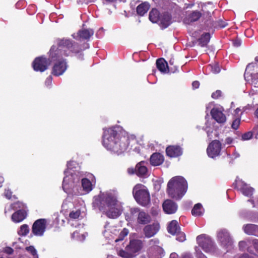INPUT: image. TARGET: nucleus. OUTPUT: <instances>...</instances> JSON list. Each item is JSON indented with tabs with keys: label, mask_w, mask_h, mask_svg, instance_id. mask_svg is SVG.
Listing matches in <instances>:
<instances>
[{
	"label": "nucleus",
	"mask_w": 258,
	"mask_h": 258,
	"mask_svg": "<svg viewBox=\"0 0 258 258\" xmlns=\"http://www.w3.org/2000/svg\"><path fill=\"white\" fill-rule=\"evenodd\" d=\"M50 63V60L46 58L39 57L35 59L32 66L35 71L43 72L47 69Z\"/></svg>",
	"instance_id": "ddd939ff"
},
{
	"label": "nucleus",
	"mask_w": 258,
	"mask_h": 258,
	"mask_svg": "<svg viewBox=\"0 0 258 258\" xmlns=\"http://www.w3.org/2000/svg\"><path fill=\"white\" fill-rule=\"evenodd\" d=\"M251 64H249L247 66L246 72L244 74L245 80L250 83L255 87H258V73H254L249 75L247 72V70L250 68Z\"/></svg>",
	"instance_id": "412c9836"
},
{
	"label": "nucleus",
	"mask_w": 258,
	"mask_h": 258,
	"mask_svg": "<svg viewBox=\"0 0 258 258\" xmlns=\"http://www.w3.org/2000/svg\"><path fill=\"white\" fill-rule=\"evenodd\" d=\"M236 185L237 189L240 190L243 195L250 197L254 191V189L245 183L240 179L236 180Z\"/></svg>",
	"instance_id": "4468645a"
},
{
	"label": "nucleus",
	"mask_w": 258,
	"mask_h": 258,
	"mask_svg": "<svg viewBox=\"0 0 258 258\" xmlns=\"http://www.w3.org/2000/svg\"><path fill=\"white\" fill-rule=\"evenodd\" d=\"M128 233V230L124 228L120 232L118 238L115 239L114 236L112 235H110V236L111 237V238L114 239V241L115 242H117L118 241L122 240L124 237L127 235ZM110 239H111V238Z\"/></svg>",
	"instance_id": "e433bc0d"
},
{
	"label": "nucleus",
	"mask_w": 258,
	"mask_h": 258,
	"mask_svg": "<svg viewBox=\"0 0 258 258\" xmlns=\"http://www.w3.org/2000/svg\"><path fill=\"white\" fill-rule=\"evenodd\" d=\"M169 258H179V256L176 253L173 252L170 254Z\"/></svg>",
	"instance_id": "e2e57ef3"
},
{
	"label": "nucleus",
	"mask_w": 258,
	"mask_h": 258,
	"mask_svg": "<svg viewBox=\"0 0 258 258\" xmlns=\"http://www.w3.org/2000/svg\"><path fill=\"white\" fill-rule=\"evenodd\" d=\"M240 119L239 117L236 118L235 119H234L233 120V121L232 122V124L231 125L232 127L234 130L237 129L240 124Z\"/></svg>",
	"instance_id": "de8ad7c7"
},
{
	"label": "nucleus",
	"mask_w": 258,
	"mask_h": 258,
	"mask_svg": "<svg viewBox=\"0 0 258 258\" xmlns=\"http://www.w3.org/2000/svg\"><path fill=\"white\" fill-rule=\"evenodd\" d=\"M156 66L158 69L162 73L166 74L169 71L167 62L164 58L158 59L156 61Z\"/></svg>",
	"instance_id": "a878e982"
},
{
	"label": "nucleus",
	"mask_w": 258,
	"mask_h": 258,
	"mask_svg": "<svg viewBox=\"0 0 258 258\" xmlns=\"http://www.w3.org/2000/svg\"><path fill=\"white\" fill-rule=\"evenodd\" d=\"M149 20L152 23H157L159 19V13L157 9H152L149 13Z\"/></svg>",
	"instance_id": "2f4dec72"
},
{
	"label": "nucleus",
	"mask_w": 258,
	"mask_h": 258,
	"mask_svg": "<svg viewBox=\"0 0 258 258\" xmlns=\"http://www.w3.org/2000/svg\"><path fill=\"white\" fill-rule=\"evenodd\" d=\"M202 14L198 11H193L188 14L183 20L184 23L189 24L191 23L198 21L201 17Z\"/></svg>",
	"instance_id": "b1692460"
},
{
	"label": "nucleus",
	"mask_w": 258,
	"mask_h": 258,
	"mask_svg": "<svg viewBox=\"0 0 258 258\" xmlns=\"http://www.w3.org/2000/svg\"><path fill=\"white\" fill-rule=\"evenodd\" d=\"M4 178L3 176H0V187H1L2 186V184L4 182Z\"/></svg>",
	"instance_id": "0e129e2a"
},
{
	"label": "nucleus",
	"mask_w": 258,
	"mask_h": 258,
	"mask_svg": "<svg viewBox=\"0 0 258 258\" xmlns=\"http://www.w3.org/2000/svg\"><path fill=\"white\" fill-rule=\"evenodd\" d=\"M26 249L27 251L30 252L34 256V258L38 257V254H37V251L34 246H28L26 248Z\"/></svg>",
	"instance_id": "37998d69"
},
{
	"label": "nucleus",
	"mask_w": 258,
	"mask_h": 258,
	"mask_svg": "<svg viewBox=\"0 0 258 258\" xmlns=\"http://www.w3.org/2000/svg\"><path fill=\"white\" fill-rule=\"evenodd\" d=\"M180 258H194L192 255L188 252H185L183 253Z\"/></svg>",
	"instance_id": "6e6d98bb"
},
{
	"label": "nucleus",
	"mask_w": 258,
	"mask_h": 258,
	"mask_svg": "<svg viewBox=\"0 0 258 258\" xmlns=\"http://www.w3.org/2000/svg\"><path fill=\"white\" fill-rule=\"evenodd\" d=\"M209 68L211 70V71L214 74L219 73L220 71V68L218 63H214L211 64L209 66Z\"/></svg>",
	"instance_id": "a19ab883"
},
{
	"label": "nucleus",
	"mask_w": 258,
	"mask_h": 258,
	"mask_svg": "<svg viewBox=\"0 0 258 258\" xmlns=\"http://www.w3.org/2000/svg\"><path fill=\"white\" fill-rule=\"evenodd\" d=\"M210 39V35L208 33H205L202 35L201 37L199 39V44L202 46H205L208 43Z\"/></svg>",
	"instance_id": "72a5a7b5"
},
{
	"label": "nucleus",
	"mask_w": 258,
	"mask_h": 258,
	"mask_svg": "<svg viewBox=\"0 0 258 258\" xmlns=\"http://www.w3.org/2000/svg\"><path fill=\"white\" fill-rule=\"evenodd\" d=\"M169 63H170V64H173V60L171 59V60L169 61Z\"/></svg>",
	"instance_id": "774afa93"
},
{
	"label": "nucleus",
	"mask_w": 258,
	"mask_h": 258,
	"mask_svg": "<svg viewBox=\"0 0 258 258\" xmlns=\"http://www.w3.org/2000/svg\"><path fill=\"white\" fill-rule=\"evenodd\" d=\"M46 223L47 221L45 219H40L36 220L32 226V233L37 236H43L46 230Z\"/></svg>",
	"instance_id": "9d476101"
},
{
	"label": "nucleus",
	"mask_w": 258,
	"mask_h": 258,
	"mask_svg": "<svg viewBox=\"0 0 258 258\" xmlns=\"http://www.w3.org/2000/svg\"><path fill=\"white\" fill-rule=\"evenodd\" d=\"M142 247V242L141 240H134L130 242V244L127 246V249L130 251L133 254L134 257L136 253L139 251Z\"/></svg>",
	"instance_id": "aec40b11"
},
{
	"label": "nucleus",
	"mask_w": 258,
	"mask_h": 258,
	"mask_svg": "<svg viewBox=\"0 0 258 258\" xmlns=\"http://www.w3.org/2000/svg\"><path fill=\"white\" fill-rule=\"evenodd\" d=\"M252 136V134L251 132H249L246 133L242 136V140H244V141L248 140L251 139Z\"/></svg>",
	"instance_id": "8fccbe9b"
},
{
	"label": "nucleus",
	"mask_w": 258,
	"mask_h": 258,
	"mask_svg": "<svg viewBox=\"0 0 258 258\" xmlns=\"http://www.w3.org/2000/svg\"><path fill=\"white\" fill-rule=\"evenodd\" d=\"M4 195L7 199H10L12 197V192L9 189H6Z\"/></svg>",
	"instance_id": "864d4df0"
},
{
	"label": "nucleus",
	"mask_w": 258,
	"mask_h": 258,
	"mask_svg": "<svg viewBox=\"0 0 258 258\" xmlns=\"http://www.w3.org/2000/svg\"><path fill=\"white\" fill-rule=\"evenodd\" d=\"M195 251L197 258H207L205 255L201 251L200 248L196 246L195 247Z\"/></svg>",
	"instance_id": "09e8293b"
},
{
	"label": "nucleus",
	"mask_w": 258,
	"mask_h": 258,
	"mask_svg": "<svg viewBox=\"0 0 258 258\" xmlns=\"http://www.w3.org/2000/svg\"><path fill=\"white\" fill-rule=\"evenodd\" d=\"M118 254L120 256L123 258H133V254L131 253L130 251L127 249V246L125 247V250H120L118 252Z\"/></svg>",
	"instance_id": "f704fd0d"
},
{
	"label": "nucleus",
	"mask_w": 258,
	"mask_h": 258,
	"mask_svg": "<svg viewBox=\"0 0 258 258\" xmlns=\"http://www.w3.org/2000/svg\"><path fill=\"white\" fill-rule=\"evenodd\" d=\"M166 152L170 157H176L182 155V150L178 146H170L166 148Z\"/></svg>",
	"instance_id": "4be33fe9"
},
{
	"label": "nucleus",
	"mask_w": 258,
	"mask_h": 258,
	"mask_svg": "<svg viewBox=\"0 0 258 258\" xmlns=\"http://www.w3.org/2000/svg\"><path fill=\"white\" fill-rule=\"evenodd\" d=\"M147 164V163L145 161H141L138 163L135 168L136 174L140 176L146 175L148 172Z\"/></svg>",
	"instance_id": "5701e85b"
},
{
	"label": "nucleus",
	"mask_w": 258,
	"mask_h": 258,
	"mask_svg": "<svg viewBox=\"0 0 258 258\" xmlns=\"http://www.w3.org/2000/svg\"><path fill=\"white\" fill-rule=\"evenodd\" d=\"M221 143L217 140L213 141L207 149V154L211 158L216 157L220 154L221 150Z\"/></svg>",
	"instance_id": "9b49d317"
},
{
	"label": "nucleus",
	"mask_w": 258,
	"mask_h": 258,
	"mask_svg": "<svg viewBox=\"0 0 258 258\" xmlns=\"http://www.w3.org/2000/svg\"><path fill=\"white\" fill-rule=\"evenodd\" d=\"M243 230L248 235H254L258 232V226L251 224L243 225Z\"/></svg>",
	"instance_id": "c85d7f7f"
},
{
	"label": "nucleus",
	"mask_w": 258,
	"mask_h": 258,
	"mask_svg": "<svg viewBox=\"0 0 258 258\" xmlns=\"http://www.w3.org/2000/svg\"><path fill=\"white\" fill-rule=\"evenodd\" d=\"M5 251L8 254H12L13 252V249L11 247H6Z\"/></svg>",
	"instance_id": "052dcab7"
},
{
	"label": "nucleus",
	"mask_w": 258,
	"mask_h": 258,
	"mask_svg": "<svg viewBox=\"0 0 258 258\" xmlns=\"http://www.w3.org/2000/svg\"><path fill=\"white\" fill-rule=\"evenodd\" d=\"M187 187L186 180L182 176H176L168 181L167 191L169 197L179 200L186 192Z\"/></svg>",
	"instance_id": "20e7f679"
},
{
	"label": "nucleus",
	"mask_w": 258,
	"mask_h": 258,
	"mask_svg": "<svg viewBox=\"0 0 258 258\" xmlns=\"http://www.w3.org/2000/svg\"><path fill=\"white\" fill-rule=\"evenodd\" d=\"M234 258H252V257L249 256L248 254H243L240 256H235Z\"/></svg>",
	"instance_id": "680f3d73"
},
{
	"label": "nucleus",
	"mask_w": 258,
	"mask_h": 258,
	"mask_svg": "<svg viewBox=\"0 0 258 258\" xmlns=\"http://www.w3.org/2000/svg\"><path fill=\"white\" fill-rule=\"evenodd\" d=\"M252 243L255 250L258 252V239H253L252 241Z\"/></svg>",
	"instance_id": "5fc2aeb1"
},
{
	"label": "nucleus",
	"mask_w": 258,
	"mask_h": 258,
	"mask_svg": "<svg viewBox=\"0 0 258 258\" xmlns=\"http://www.w3.org/2000/svg\"><path fill=\"white\" fill-rule=\"evenodd\" d=\"M52 78L51 76H49L45 80V84L46 86L48 87L50 86L52 83Z\"/></svg>",
	"instance_id": "603ef678"
},
{
	"label": "nucleus",
	"mask_w": 258,
	"mask_h": 258,
	"mask_svg": "<svg viewBox=\"0 0 258 258\" xmlns=\"http://www.w3.org/2000/svg\"><path fill=\"white\" fill-rule=\"evenodd\" d=\"M149 255L152 257V258H161L163 255L164 250L159 245L154 248L152 250H148Z\"/></svg>",
	"instance_id": "bb28decb"
},
{
	"label": "nucleus",
	"mask_w": 258,
	"mask_h": 258,
	"mask_svg": "<svg viewBox=\"0 0 258 258\" xmlns=\"http://www.w3.org/2000/svg\"><path fill=\"white\" fill-rule=\"evenodd\" d=\"M250 242L251 241L249 240H247V241H240L239 242V248L241 250H243L246 248V246L248 245V243H250Z\"/></svg>",
	"instance_id": "a18cd8bd"
},
{
	"label": "nucleus",
	"mask_w": 258,
	"mask_h": 258,
	"mask_svg": "<svg viewBox=\"0 0 258 258\" xmlns=\"http://www.w3.org/2000/svg\"><path fill=\"white\" fill-rule=\"evenodd\" d=\"M217 235L218 240L223 246L228 247L232 245V238L226 229H221L217 231Z\"/></svg>",
	"instance_id": "f8f14e48"
},
{
	"label": "nucleus",
	"mask_w": 258,
	"mask_h": 258,
	"mask_svg": "<svg viewBox=\"0 0 258 258\" xmlns=\"http://www.w3.org/2000/svg\"><path fill=\"white\" fill-rule=\"evenodd\" d=\"M224 109L221 107H215L211 111L212 117L218 123H223L226 120V117L223 113Z\"/></svg>",
	"instance_id": "2eb2a0df"
},
{
	"label": "nucleus",
	"mask_w": 258,
	"mask_h": 258,
	"mask_svg": "<svg viewBox=\"0 0 258 258\" xmlns=\"http://www.w3.org/2000/svg\"><path fill=\"white\" fill-rule=\"evenodd\" d=\"M58 47L52 46L50 50V57L51 61H55L52 73L58 76L62 75L67 69V64L62 56L70 55L71 52L77 53L79 49L77 48V45L73 44L69 39H59L57 40Z\"/></svg>",
	"instance_id": "f03ea898"
},
{
	"label": "nucleus",
	"mask_w": 258,
	"mask_h": 258,
	"mask_svg": "<svg viewBox=\"0 0 258 258\" xmlns=\"http://www.w3.org/2000/svg\"><path fill=\"white\" fill-rule=\"evenodd\" d=\"M200 85V83L198 81H194L192 84V86L194 89H197L198 88Z\"/></svg>",
	"instance_id": "bf43d9fd"
},
{
	"label": "nucleus",
	"mask_w": 258,
	"mask_h": 258,
	"mask_svg": "<svg viewBox=\"0 0 258 258\" xmlns=\"http://www.w3.org/2000/svg\"><path fill=\"white\" fill-rule=\"evenodd\" d=\"M23 204L22 203L19 202H16L13 204H12L10 208L12 210H17L18 209H21L23 208Z\"/></svg>",
	"instance_id": "c03bdc74"
},
{
	"label": "nucleus",
	"mask_w": 258,
	"mask_h": 258,
	"mask_svg": "<svg viewBox=\"0 0 258 258\" xmlns=\"http://www.w3.org/2000/svg\"><path fill=\"white\" fill-rule=\"evenodd\" d=\"M204 130L207 132L208 136L209 137L210 134L212 133L213 130L211 127V124L208 121L206 122Z\"/></svg>",
	"instance_id": "49530a36"
},
{
	"label": "nucleus",
	"mask_w": 258,
	"mask_h": 258,
	"mask_svg": "<svg viewBox=\"0 0 258 258\" xmlns=\"http://www.w3.org/2000/svg\"><path fill=\"white\" fill-rule=\"evenodd\" d=\"M160 226L158 224H151L146 226L143 229V232L146 237L150 238L155 235L159 231Z\"/></svg>",
	"instance_id": "a211bd4d"
},
{
	"label": "nucleus",
	"mask_w": 258,
	"mask_h": 258,
	"mask_svg": "<svg viewBox=\"0 0 258 258\" xmlns=\"http://www.w3.org/2000/svg\"><path fill=\"white\" fill-rule=\"evenodd\" d=\"M89 178L90 180L86 178L82 179V186L86 192H89L92 190L93 186L95 183V177L92 174L89 175Z\"/></svg>",
	"instance_id": "6ab92c4d"
},
{
	"label": "nucleus",
	"mask_w": 258,
	"mask_h": 258,
	"mask_svg": "<svg viewBox=\"0 0 258 258\" xmlns=\"http://www.w3.org/2000/svg\"><path fill=\"white\" fill-rule=\"evenodd\" d=\"M26 217V214L24 211L18 210L12 216V220L16 223L22 221Z\"/></svg>",
	"instance_id": "c756f323"
},
{
	"label": "nucleus",
	"mask_w": 258,
	"mask_h": 258,
	"mask_svg": "<svg viewBox=\"0 0 258 258\" xmlns=\"http://www.w3.org/2000/svg\"><path fill=\"white\" fill-rule=\"evenodd\" d=\"M204 210L202 207V205L200 204H197L195 205L194 208L191 211L192 215L195 216H201L203 213Z\"/></svg>",
	"instance_id": "473e14b6"
},
{
	"label": "nucleus",
	"mask_w": 258,
	"mask_h": 258,
	"mask_svg": "<svg viewBox=\"0 0 258 258\" xmlns=\"http://www.w3.org/2000/svg\"><path fill=\"white\" fill-rule=\"evenodd\" d=\"M233 45L234 46L238 47L240 46L241 44V41L239 39H236L234 41H233Z\"/></svg>",
	"instance_id": "13d9d810"
},
{
	"label": "nucleus",
	"mask_w": 258,
	"mask_h": 258,
	"mask_svg": "<svg viewBox=\"0 0 258 258\" xmlns=\"http://www.w3.org/2000/svg\"><path fill=\"white\" fill-rule=\"evenodd\" d=\"M76 163L74 161H70L68 163V169L64 171V177L63 178L62 187L63 190L67 192L70 188L74 187V184L80 180V177L76 173L72 172L71 170Z\"/></svg>",
	"instance_id": "39448f33"
},
{
	"label": "nucleus",
	"mask_w": 258,
	"mask_h": 258,
	"mask_svg": "<svg viewBox=\"0 0 258 258\" xmlns=\"http://www.w3.org/2000/svg\"><path fill=\"white\" fill-rule=\"evenodd\" d=\"M168 231L172 235H176V239L180 242L185 240V235L180 231V228L176 220H172L168 226Z\"/></svg>",
	"instance_id": "1a4fd4ad"
},
{
	"label": "nucleus",
	"mask_w": 258,
	"mask_h": 258,
	"mask_svg": "<svg viewBox=\"0 0 258 258\" xmlns=\"http://www.w3.org/2000/svg\"><path fill=\"white\" fill-rule=\"evenodd\" d=\"M94 34V31L91 29H82L77 33L72 34V37L76 40L89 39Z\"/></svg>",
	"instance_id": "dca6fc26"
},
{
	"label": "nucleus",
	"mask_w": 258,
	"mask_h": 258,
	"mask_svg": "<svg viewBox=\"0 0 258 258\" xmlns=\"http://www.w3.org/2000/svg\"><path fill=\"white\" fill-rule=\"evenodd\" d=\"M159 244V241L157 238H154L151 239L148 242V250H152L156 247V246H158Z\"/></svg>",
	"instance_id": "4c0bfd02"
},
{
	"label": "nucleus",
	"mask_w": 258,
	"mask_h": 258,
	"mask_svg": "<svg viewBox=\"0 0 258 258\" xmlns=\"http://www.w3.org/2000/svg\"><path fill=\"white\" fill-rule=\"evenodd\" d=\"M148 3L144 2L139 5L137 8V12L138 15L143 16L146 14L150 8Z\"/></svg>",
	"instance_id": "7c9ffc66"
},
{
	"label": "nucleus",
	"mask_w": 258,
	"mask_h": 258,
	"mask_svg": "<svg viewBox=\"0 0 258 258\" xmlns=\"http://www.w3.org/2000/svg\"><path fill=\"white\" fill-rule=\"evenodd\" d=\"M255 114L256 116V117H258V108H257L255 112Z\"/></svg>",
	"instance_id": "338daca9"
},
{
	"label": "nucleus",
	"mask_w": 258,
	"mask_h": 258,
	"mask_svg": "<svg viewBox=\"0 0 258 258\" xmlns=\"http://www.w3.org/2000/svg\"><path fill=\"white\" fill-rule=\"evenodd\" d=\"M171 23V16L168 14H164L160 18V25L162 28H167Z\"/></svg>",
	"instance_id": "cd10ccee"
},
{
	"label": "nucleus",
	"mask_w": 258,
	"mask_h": 258,
	"mask_svg": "<svg viewBox=\"0 0 258 258\" xmlns=\"http://www.w3.org/2000/svg\"><path fill=\"white\" fill-rule=\"evenodd\" d=\"M164 211L168 214L174 213L177 209V204L171 200H166L162 205Z\"/></svg>",
	"instance_id": "f3484780"
},
{
	"label": "nucleus",
	"mask_w": 258,
	"mask_h": 258,
	"mask_svg": "<svg viewBox=\"0 0 258 258\" xmlns=\"http://www.w3.org/2000/svg\"><path fill=\"white\" fill-rule=\"evenodd\" d=\"M130 213L133 218L137 219L139 224L145 225L151 221L150 215L138 208H133L130 209Z\"/></svg>",
	"instance_id": "6e6552de"
},
{
	"label": "nucleus",
	"mask_w": 258,
	"mask_h": 258,
	"mask_svg": "<svg viewBox=\"0 0 258 258\" xmlns=\"http://www.w3.org/2000/svg\"><path fill=\"white\" fill-rule=\"evenodd\" d=\"M135 140L134 135L129 136L127 133L116 126L104 130L102 144L108 150L119 154L126 151L131 141Z\"/></svg>",
	"instance_id": "f257e3e1"
},
{
	"label": "nucleus",
	"mask_w": 258,
	"mask_h": 258,
	"mask_svg": "<svg viewBox=\"0 0 258 258\" xmlns=\"http://www.w3.org/2000/svg\"><path fill=\"white\" fill-rule=\"evenodd\" d=\"M197 243L205 252H212L215 250V245L210 237L202 234L197 237Z\"/></svg>",
	"instance_id": "0eeeda50"
},
{
	"label": "nucleus",
	"mask_w": 258,
	"mask_h": 258,
	"mask_svg": "<svg viewBox=\"0 0 258 258\" xmlns=\"http://www.w3.org/2000/svg\"><path fill=\"white\" fill-rule=\"evenodd\" d=\"M233 140L231 137L227 138L225 140V144L230 145L233 143Z\"/></svg>",
	"instance_id": "4d7b16f0"
},
{
	"label": "nucleus",
	"mask_w": 258,
	"mask_h": 258,
	"mask_svg": "<svg viewBox=\"0 0 258 258\" xmlns=\"http://www.w3.org/2000/svg\"><path fill=\"white\" fill-rule=\"evenodd\" d=\"M221 95V92L220 90H217L212 94V97L214 99H218Z\"/></svg>",
	"instance_id": "3c124183"
},
{
	"label": "nucleus",
	"mask_w": 258,
	"mask_h": 258,
	"mask_svg": "<svg viewBox=\"0 0 258 258\" xmlns=\"http://www.w3.org/2000/svg\"><path fill=\"white\" fill-rule=\"evenodd\" d=\"M70 218L72 219H79L81 216V211L79 210H77L76 211H72L70 213Z\"/></svg>",
	"instance_id": "79ce46f5"
},
{
	"label": "nucleus",
	"mask_w": 258,
	"mask_h": 258,
	"mask_svg": "<svg viewBox=\"0 0 258 258\" xmlns=\"http://www.w3.org/2000/svg\"><path fill=\"white\" fill-rule=\"evenodd\" d=\"M92 204L94 208H98L109 218L116 219L122 212L121 204L114 191L101 194L98 198H95Z\"/></svg>",
	"instance_id": "7ed1b4c3"
},
{
	"label": "nucleus",
	"mask_w": 258,
	"mask_h": 258,
	"mask_svg": "<svg viewBox=\"0 0 258 258\" xmlns=\"http://www.w3.org/2000/svg\"><path fill=\"white\" fill-rule=\"evenodd\" d=\"M240 111V109L239 108H237L235 110L236 113H238Z\"/></svg>",
	"instance_id": "69168bd1"
},
{
	"label": "nucleus",
	"mask_w": 258,
	"mask_h": 258,
	"mask_svg": "<svg viewBox=\"0 0 258 258\" xmlns=\"http://www.w3.org/2000/svg\"><path fill=\"white\" fill-rule=\"evenodd\" d=\"M164 156L159 153L152 154L150 157V163L153 166L161 165L164 161Z\"/></svg>",
	"instance_id": "393cba45"
},
{
	"label": "nucleus",
	"mask_w": 258,
	"mask_h": 258,
	"mask_svg": "<svg viewBox=\"0 0 258 258\" xmlns=\"http://www.w3.org/2000/svg\"><path fill=\"white\" fill-rule=\"evenodd\" d=\"M133 195L137 202L143 206L148 205L150 202L149 191L143 184H136L133 189Z\"/></svg>",
	"instance_id": "423d86ee"
},
{
	"label": "nucleus",
	"mask_w": 258,
	"mask_h": 258,
	"mask_svg": "<svg viewBox=\"0 0 258 258\" xmlns=\"http://www.w3.org/2000/svg\"><path fill=\"white\" fill-rule=\"evenodd\" d=\"M111 233L114 235H116L118 233V231L114 227H111L110 229H105L103 232L104 235L108 238H109V233Z\"/></svg>",
	"instance_id": "58836bf2"
},
{
	"label": "nucleus",
	"mask_w": 258,
	"mask_h": 258,
	"mask_svg": "<svg viewBox=\"0 0 258 258\" xmlns=\"http://www.w3.org/2000/svg\"><path fill=\"white\" fill-rule=\"evenodd\" d=\"M29 232V228L26 224H23L21 226L20 229L18 231V233L21 236H26Z\"/></svg>",
	"instance_id": "c9c22d12"
},
{
	"label": "nucleus",
	"mask_w": 258,
	"mask_h": 258,
	"mask_svg": "<svg viewBox=\"0 0 258 258\" xmlns=\"http://www.w3.org/2000/svg\"><path fill=\"white\" fill-rule=\"evenodd\" d=\"M86 235L82 234L80 235L78 231H75L72 234V238L79 241H83L85 239Z\"/></svg>",
	"instance_id": "ea45409f"
}]
</instances>
